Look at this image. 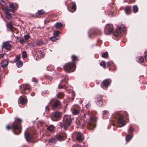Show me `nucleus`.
Listing matches in <instances>:
<instances>
[{
    "label": "nucleus",
    "instance_id": "nucleus-39",
    "mask_svg": "<svg viewBox=\"0 0 147 147\" xmlns=\"http://www.w3.org/2000/svg\"><path fill=\"white\" fill-rule=\"evenodd\" d=\"M20 61V56H17L13 61V62H15L16 61L18 62Z\"/></svg>",
    "mask_w": 147,
    "mask_h": 147
},
{
    "label": "nucleus",
    "instance_id": "nucleus-4",
    "mask_svg": "<svg viewBox=\"0 0 147 147\" xmlns=\"http://www.w3.org/2000/svg\"><path fill=\"white\" fill-rule=\"evenodd\" d=\"M62 77V78L59 84L58 85V88L59 89L63 88L67 86L68 84L67 82L69 79L68 77L67 76L63 75Z\"/></svg>",
    "mask_w": 147,
    "mask_h": 147
},
{
    "label": "nucleus",
    "instance_id": "nucleus-19",
    "mask_svg": "<svg viewBox=\"0 0 147 147\" xmlns=\"http://www.w3.org/2000/svg\"><path fill=\"white\" fill-rule=\"evenodd\" d=\"M6 26L8 28H9L11 31H13V26H12V23L11 21H9V22L7 23Z\"/></svg>",
    "mask_w": 147,
    "mask_h": 147
},
{
    "label": "nucleus",
    "instance_id": "nucleus-16",
    "mask_svg": "<svg viewBox=\"0 0 147 147\" xmlns=\"http://www.w3.org/2000/svg\"><path fill=\"white\" fill-rule=\"evenodd\" d=\"M61 113L59 112L55 111L54 115L53 116L55 119H60L61 117Z\"/></svg>",
    "mask_w": 147,
    "mask_h": 147
},
{
    "label": "nucleus",
    "instance_id": "nucleus-21",
    "mask_svg": "<svg viewBox=\"0 0 147 147\" xmlns=\"http://www.w3.org/2000/svg\"><path fill=\"white\" fill-rule=\"evenodd\" d=\"M64 96V93L61 92H58L56 95L57 98L60 99H62Z\"/></svg>",
    "mask_w": 147,
    "mask_h": 147
},
{
    "label": "nucleus",
    "instance_id": "nucleus-46",
    "mask_svg": "<svg viewBox=\"0 0 147 147\" xmlns=\"http://www.w3.org/2000/svg\"><path fill=\"white\" fill-rule=\"evenodd\" d=\"M113 63V62L112 61H109L107 62V65L108 67H109L111 64Z\"/></svg>",
    "mask_w": 147,
    "mask_h": 147
},
{
    "label": "nucleus",
    "instance_id": "nucleus-34",
    "mask_svg": "<svg viewBox=\"0 0 147 147\" xmlns=\"http://www.w3.org/2000/svg\"><path fill=\"white\" fill-rule=\"evenodd\" d=\"M20 102L23 104L25 103L26 102V99L22 97L20 98Z\"/></svg>",
    "mask_w": 147,
    "mask_h": 147
},
{
    "label": "nucleus",
    "instance_id": "nucleus-10",
    "mask_svg": "<svg viewBox=\"0 0 147 147\" xmlns=\"http://www.w3.org/2000/svg\"><path fill=\"white\" fill-rule=\"evenodd\" d=\"M100 34V30H98L95 31V30L93 29L90 30L88 32V36L89 37L91 38V35H94L95 34Z\"/></svg>",
    "mask_w": 147,
    "mask_h": 147
},
{
    "label": "nucleus",
    "instance_id": "nucleus-53",
    "mask_svg": "<svg viewBox=\"0 0 147 147\" xmlns=\"http://www.w3.org/2000/svg\"><path fill=\"white\" fill-rule=\"evenodd\" d=\"M32 82H35V83H37V80L34 77L32 78Z\"/></svg>",
    "mask_w": 147,
    "mask_h": 147
},
{
    "label": "nucleus",
    "instance_id": "nucleus-50",
    "mask_svg": "<svg viewBox=\"0 0 147 147\" xmlns=\"http://www.w3.org/2000/svg\"><path fill=\"white\" fill-rule=\"evenodd\" d=\"M0 4L4 6L5 4V3L3 0H0Z\"/></svg>",
    "mask_w": 147,
    "mask_h": 147
},
{
    "label": "nucleus",
    "instance_id": "nucleus-38",
    "mask_svg": "<svg viewBox=\"0 0 147 147\" xmlns=\"http://www.w3.org/2000/svg\"><path fill=\"white\" fill-rule=\"evenodd\" d=\"M22 56L23 58H25L27 56V55L26 52L25 51H24L22 52Z\"/></svg>",
    "mask_w": 147,
    "mask_h": 147
},
{
    "label": "nucleus",
    "instance_id": "nucleus-42",
    "mask_svg": "<svg viewBox=\"0 0 147 147\" xmlns=\"http://www.w3.org/2000/svg\"><path fill=\"white\" fill-rule=\"evenodd\" d=\"M50 40L53 41H56L57 39L55 36H52L50 38Z\"/></svg>",
    "mask_w": 147,
    "mask_h": 147
},
{
    "label": "nucleus",
    "instance_id": "nucleus-25",
    "mask_svg": "<svg viewBox=\"0 0 147 147\" xmlns=\"http://www.w3.org/2000/svg\"><path fill=\"white\" fill-rule=\"evenodd\" d=\"M136 61L139 63H142L144 61V59L142 57H139L136 58Z\"/></svg>",
    "mask_w": 147,
    "mask_h": 147
},
{
    "label": "nucleus",
    "instance_id": "nucleus-30",
    "mask_svg": "<svg viewBox=\"0 0 147 147\" xmlns=\"http://www.w3.org/2000/svg\"><path fill=\"white\" fill-rule=\"evenodd\" d=\"M133 11L134 13H136L138 11V8L136 5H134L133 7Z\"/></svg>",
    "mask_w": 147,
    "mask_h": 147
},
{
    "label": "nucleus",
    "instance_id": "nucleus-27",
    "mask_svg": "<svg viewBox=\"0 0 147 147\" xmlns=\"http://www.w3.org/2000/svg\"><path fill=\"white\" fill-rule=\"evenodd\" d=\"M9 6L10 8H11V9L9 10L10 11L12 12H14L15 11V7L14 6V5L13 3H10L9 5Z\"/></svg>",
    "mask_w": 147,
    "mask_h": 147
},
{
    "label": "nucleus",
    "instance_id": "nucleus-64",
    "mask_svg": "<svg viewBox=\"0 0 147 147\" xmlns=\"http://www.w3.org/2000/svg\"><path fill=\"white\" fill-rule=\"evenodd\" d=\"M72 95L73 97L74 96H75V94L74 93H72Z\"/></svg>",
    "mask_w": 147,
    "mask_h": 147
},
{
    "label": "nucleus",
    "instance_id": "nucleus-56",
    "mask_svg": "<svg viewBox=\"0 0 147 147\" xmlns=\"http://www.w3.org/2000/svg\"><path fill=\"white\" fill-rule=\"evenodd\" d=\"M6 13L7 15L9 16H11V14L8 11H6Z\"/></svg>",
    "mask_w": 147,
    "mask_h": 147
},
{
    "label": "nucleus",
    "instance_id": "nucleus-59",
    "mask_svg": "<svg viewBox=\"0 0 147 147\" xmlns=\"http://www.w3.org/2000/svg\"><path fill=\"white\" fill-rule=\"evenodd\" d=\"M124 115H126V116H128V114L127 112H126V111L124 112Z\"/></svg>",
    "mask_w": 147,
    "mask_h": 147
},
{
    "label": "nucleus",
    "instance_id": "nucleus-20",
    "mask_svg": "<svg viewBox=\"0 0 147 147\" xmlns=\"http://www.w3.org/2000/svg\"><path fill=\"white\" fill-rule=\"evenodd\" d=\"M109 112L107 110H105L102 111V114L103 115L102 117L103 119H107L108 118V115Z\"/></svg>",
    "mask_w": 147,
    "mask_h": 147
},
{
    "label": "nucleus",
    "instance_id": "nucleus-49",
    "mask_svg": "<svg viewBox=\"0 0 147 147\" xmlns=\"http://www.w3.org/2000/svg\"><path fill=\"white\" fill-rule=\"evenodd\" d=\"M24 39L26 40L30 38V36L29 34H27L26 35H25L24 37Z\"/></svg>",
    "mask_w": 147,
    "mask_h": 147
},
{
    "label": "nucleus",
    "instance_id": "nucleus-61",
    "mask_svg": "<svg viewBox=\"0 0 147 147\" xmlns=\"http://www.w3.org/2000/svg\"><path fill=\"white\" fill-rule=\"evenodd\" d=\"M4 56V55L3 54H0V59L3 57Z\"/></svg>",
    "mask_w": 147,
    "mask_h": 147
},
{
    "label": "nucleus",
    "instance_id": "nucleus-11",
    "mask_svg": "<svg viewBox=\"0 0 147 147\" xmlns=\"http://www.w3.org/2000/svg\"><path fill=\"white\" fill-rule=\"evenodd\" d=\"M110 83L108 79L104 80L102 82L101 86L102 88L105 89L107 88L109 86Z\"/></svg>",
    "mask_w": 147,
    "mask_h": 147
},
{
    "label": "nucleus",
    "instance_id": "nucleus-51",
    "mask_svg": "<svg viewBox=\"0 0 147 147\" xmlns=\"http://www.w3.org/2000/svg\"><path fill=\"white\" fill-rule=\"evenodd\" d=\"M39 53L41 58H42L44 57V54L41 51H39Z\"/></svg>",
    "mask_w": 147,
    "mask_h": 147
},
{
    "label": "nucleus",
    "instance_id": "nucleus-7",
    "mask_svg": "<svg viewBox=\"0 0 147 147\" xmlns=\"http://www.w3.org/2000/svg\"><path fill=\"white\" fill-rule=\"evenodd\" d=\"M113 30V25L107 24L105 27L104 32L106 34H109L111 33Z\"/></svg>",
    "mask_w": 147,
    "mask_h": 147
},
{
    "label": "nucleus",
    "instance_id": "nucleus-6",
    "mask_svg": "<svg viewBox=\"0 0 147 147\" xmlns=\"http://www.w3.org/2000/svg\"><path fill=\"white\" fill-rule=\"evenodd\" d=\"M21 92L23 94H27L30 92V86L28 84H24L19 86Z\"/></svg>",
    "mask_w": 147,
    "mask_h": 147
},
{
    "label": "nucleus",
    "instance_id": "nucleus-37",
    "mask_svg": "<svg viewBox=\"0 0 147 147\" xmlns=\"http://www.w3.org/2000/svg\"><path fill=\"white\" fill-rule=\"evenodd\" d=\"M128 130L129 132H132L134 131V128L131 125H130V126L129 129H128Z\"/></svg>",
    "mask_w": 147,
    "mask_h": 147
},
{
    "label": "nucleus",
    "instance_id": "nucleus-9",
    "mask_svg": "<svg viewBox=\"0 0 147 147\" xmlns=\"http://www.w3.org/2000/svg\"><path fill=\"white\" fill-rule=\"evenodd\" d=\"M24 136L26 140L28 142L31 141L34 137V136H31V135L27 131H26L25 132Z\"/></svg>",
    "mask_w": 147,
    "mask_h": 147
},
{
    "label": "nucleus",
    "instance_id": "nucleus-31",
    "mask_svg": "<svg viewBox=\"0 0 147 147\" xmlns=\"http://www.w3.org/2000/svg\"><path fill=\"white\" fill-rule=\"evenodd\" d=\"M36 44L38 45H40L43 44V42L41 40H39L36 41Z\"/></svg>",
    "mask_w": 147,
    "mask_h": 147
},
{
    "label": "nucleus",
    "instance_id": "nucleus-23",
    "mask_svg": "<svg viewBox=\"0 0 147 147\" xmlns=\"http://www.w3.org/2000/svg\"><path fill=\"white\" fill-rule=\"evenodd\" d=\"M57 142V139L55 138H51L49 142V144L50 145H53L55 143Z\"/></svg>",
    "mask_w": 147,
    "mask_h": 147
},
{
    "label": "nucleus",
    "instance_id": "nucleus-62",
    "mask_svg": "<svg viewBox=\"0 0 147 147\" xmlns=\"http://www.w3.org/2000/svg\"><path fill=\"white\" fill-rule=\"evenodd\" d=\"M86 107L87 109H88L89 107V105L88 104H87L86 105Z\"/></svg>",
    "mask_w": 147,
    "mask_h": 147
},
{
    "label": "nucleus",
    "instance_id": "nucleus-40",
    "mask_svg": "<svg viewBox=\"0 0 147 147\" xmlns=\"http://www.w3.org/2000/svg\"><path fill=\"white\" fill-rule=\"evenodd\" d=\"M37 13L39 15H42L45 13V11L43 9L38 11Z\"/></svg>",
    "mask_w": 147,
    "mask_h": 147
},
{
    "label": "nucleus",
    "instance_id": "nucleus-63",
    "mask_svg": "<svg viewBox=\"0 0 147 147\" xmlns=\"http://www.w3.org/2000/svg\"><path fill=\"white\" fill-rule=\"evenodd\" d=\"M113 12H111L110 13H109V15H112L113 14Z\"/></svg>",
    "mask_w": 147,
    "mask_h": 147
},
{
    "label": "nucleus",
    "instance_id": "nucleus-47",
    "mask_svg": "<svg viewBox=\"0 0 147 147\" xmlns=\"http://www.w3.org/2000/svg\"><path fill=\"white\" fill-rule=\"evenodd\" d=\"M19 41L20 43L22 44H24V41L23 38H21L20 39Z\"/></svg>",
    "mask_w": 147,
    "mask_h": 147
},
{
    "label": "nucleus",
    "instance_id": "nucleus-54",
    "mask_svg": "<svg viewBox=\"0 0 147 147\" xmlns=\"http://www.w3.org/2000/svg\"><path fill=\"white\" fill-rule=\"evenodd\" d=\"M113 34L116 36H118L119 35V34L117 32H115L113 33Z\"/></svg>",
    "mask_w": 147,
    "mask_h": 147
},
{
    "label": "nucleus",
    "instance_id": "nucleus-13",
    "mask_svg": "<svg viewBox=\"0 0 147 147\" xmlns=\"http://www.w3.org/2000/svg\"><path fill=\"white\" fill-rule=\"evenodd\" d=\"M2 47L3 48H4L7 50L9 51L11 49V46L9 44L8 42H5L3 44Z\"/></svg>",
    "mask_w": 147,
    "mask_h": 147
},
{
    "label": "nucleus",
    "instance_id": "nucleus-36",
    "mask_svg": "<svg viewBox=\"0 0 147 147\" xmlns=\"http://www.w3.org/2000/svg\"><path fill=\"white\" fill-rule=\"evenodd\" d=\"M53 125H51L48 127L47 129L49 131H51L53 129Z\"/></svg>",
    "mask_w": 147,
    "mask_h": 147
},
{
    "label": "nucleus",
    "instance_id": "nucleus-18",
    "mask_svg": "<svg viewBox=\"0 0 147 147\" xmlns=\"http://www.w3.org/2000/svg\"><path fill=\"white\" fill-rule=\"evenodd\" d=\"M119 30L121 32H125V28L123 24L121 25H119L117 26Z\"/></svg>",
    "mask_w": 147,
    "mask_h": 147
},
{
    "label": "nucleus",
    "instance_id": "nucleus-57",
    "mask_svg": "<svg viewBox=\"0 0 147 147\" xmlns=\"http://www.w3.org/2000/svg\"><path fill=\"white\" fill-rule=\"evenodd\" d=\"M47 78L50 80H51L52 78V76H48Z\"/></svg>",
    "mask_w": 147,
    "mask_h": 147
},
{
    "label": "nucleus",
    "instance_id": "nucleus-33",
    "mask_svg": "<svg viewBox=\"0 0 147 147\" xmlns=\"http://www.w3.org/2000/svg\"><path fill=\"white\" fill-rule=\"evenodd\" d=\"M72 113L74 115H76L79 113V111L76 109H74L72 110Z\"/></svg>",
    "mask_w": 147,
    "mask_h": 147
},
{
    "label": "nucleus",
    "instance_id": "nucleus-60",
    "mask_svg": "<svg viewBox=\"0 0 147 147\" xmlns=\"http://www.w3.org/2000/svg\"><path fill=\"white\" fill-rule=\"evenodd\" d=\"M35 94L34 92H32L31 94V95L32 96H34Z\"/></svg>",
    "mask_w": 147,
    "mask_h": 147
},
{
    "label": "nucleus",
    "instance_id": "nucleus-5",
    "mask_svg": "<svg viewBox=\"0 0 147 147\" xmlns=\"http://www.w3.org/2000/svg\"><path fill=\"white\" fill-rule=\"evenodd\" d=\"M63 68L67 71L71 72L75 71L76 66L74 63H70L66 64L63 66Z\"/></svg>",
    "mask_w": 147,
    "mask_h": 147
},
{
    "label": "nucleus",
    "instance_id": "nucleus-55",
    "mask_svg": "<svg viewBox=\"0 0 147 147\" xmlns=\"http://www.w3.org/2000/svg\"><path fill=\"white\" fill-rule=\"evenodd\" d=\"M29 45L30 47H33L34 46V44L32 43H30L29 44Z\"/></svg>",
    "mask_w": 147,
    "mask_h": 147
},
{
    "label": "nucleus",
    "instance_id": "nucleus-32",
    "mask_svg": "<svg viewBox=\"0 0 147 147\" xmlns=\"http://www.w3.org/2000/svg\"><path fill=\"white\" fill-rule=\"evenodd\" d=\"M105 63V61H103L100 63V65L105 69L106 68Z\"/></svg>",
    "mask_w": 147,
    "mask_h": 147
},
{
    "label": "nucleus",
    "instance_id": "nucleus-24",
    "mask_svg": "<svg viewBox=\"0 0 147 147\" xmlns=\"http://www.w3.org/2000/svg\"><path fill=\"white\" fill-rule=\"evenodd\" d=\"M131 9V7L130 6H126L125 9V12L127 14H129V12Z\"/></svg>",
    "mask_w": 147,
    "mask_h": 147
},
{
    "label": "nucleus",
    "instance_id": "nucleus-8",
    "mask_svg": "<svg viewBox=\"0 0 147 147\" xmlns=\"http://www.w3.org/2000/svg\"><path fill=\"white\" fill-rule=\"evenodd\" d=\"M63 119L65 120L63 124V127L65 130H67L71 124V120L69 118H64Z\"/></svg>",
    "mask_w": 147,
    "mask_h": 147
},
{
    "label": "nucleus",
    "instance_id": "nucleus-52",
    "mask_svg": "<svg viewBox=\"0 0 147 147\" xmlns=\"http://www.w3.org/2000/svg\"><path fill=\"white\" fill-rule=\"evenodd\" d=\"M79 123L80 125H81L82 127H83L85 126V123H86V122L84 121V123L81 124V122L80 121L79 122Z\"/></svg>",
    "mask_w": 147,
    "mask_h": 147
},
{
    "label": "nucleus",
    "instance_id": "nucleus-12",
    "mask_svg": "<svg viewBox=\"0 0 147 147\" xmlns=\"http://www.w3.org/2000/svg\"><path fill=\"white\" fill-rule=\"evenodd\" d=\"M56 137L57 139L59 141L64 140L66 138L65 135L63 134L57 135Z\"/></svg>",
    "mask_w": 147,
    "mask_h": 147
},
{
    "label": "nucleus",
    "instance_id": "nucleus-17",
    "mask_svg": "<svg viewBox=\"0 0 147 147\" xmlns=\"http://www.w3.org/2000/svg\"><path fill=\"white\" fill-rule=\"evenodd\" d=\"M83 138V136L80 132H78L77 134V136L76 137V140L78 141H80L82 140Z\"/></svg>",
    "mask_w": 147,
    "mask_h": 147
},
{
    "label": "nucleus",
    "instance_id": "nucleus-22",
    "mask_svg": "<svg viewBox=\"0 0 147 147\" xmlns=\"http://www.w3.org/2000/svg\"><path fill=\"white\" fill-rule=\"evenodd\" d=\"M8 62L6 60H4L1 63V65L3 68L6 67L8 64Z\"/></svg>",
    "mask_w": 147,
    "mask_h": 147
},
{
    "label": "nucleus",
    "instance_id": "nucleus-48",
    "mask_svg": "<svg viewBox=\"0 0 147 147\" xmlns=\"http://www.w3.org/2000/svg\"><path fill=\"white\" fill-rule=\"evenodd\" d=\"M58 127L60 129H62L63 126V125L61 123H59L58 125Z\"/></svg>",
    "mask_w": 147,
    "mask_h": 147
},
{
    "label": "nucleus",
    "instance_id": "nucleus-35",
    "mask_svg": "<svg viewBox=\"0 0 147 147\" xmlns=\"http://www.w3.org/2000/svg\"><path fill=\"white\" fill-rule=\"evenodd\" d=\"M108 53L106 51L102 55V56L103 58H107L108 56Z\"/></svg>",
    "mask_w": 147,
    "mask_h": 147
},
{
    "label": "nucleus",
    "instance_id": "nucleus-3",
    "mask_svg": "<svg viewBox=\"0 0 147 147\" xmlns=\"http://www.w3.org/2000/svg\"><path fill=\"white\" fill-rule=\"evenodd\" d=\"M97 118L95 116H90L88 122L87 124V127L88 129L92 130L96 126Z\"/></svg>",
    "mask_w": 147,
    "mask_h": 147
},
{
    "label": "nucleus",
    "instance_id": "nucleus-43",
    "mask_svg": "<svg viewBox=\"0 0 147 147\" xmlns=\"http://www.w3.org/2000/svg\"><path fill=\"white\" fill-rule=\"evenodd\" d=\"M47 69L48 71H51L53 69V67L52 66H48L47 67Z\"/></svg>",
    "mask_w": 147,
    "mask_h": 147
},
{
    "label": "nucleus",
    "instance_id": "nucleus-29",
    "mask_svg": "<svg viewBox=\"0 0 147 147\" xmlns=\"http://www.w3.org/2000/svg\"><path fill=\"white\" fill-rule=\"evenodd\" d=\"M16 65L17 66L18 68H20L22 67L23 65V63L22 61H20L17 62L16 63Z\"/></svg>",
    "mask_w": 147,
    "mask_h": 147
},
{
    "label": "nucleus",
    "instance_id": "nucleus-41",
    "mask_svg": "<svg viewBox=\"0 0 147 147\" xmlns=\"http://www.w3.org/2000/svg\"><path fill=\"white\" fill-rule=\"evenodd\" d=\"M71 58L73 62V63H74L77 59V57L75 55H72Z\"/></svg>",
    "mask_w": 147,
    "mask_h": 147
},
{
    "label": "nucleus",
    "instance_id": "nucleus-15",
    "mask_svg": "<svg viewBox=\"0 0 147 147\" xmlns=\"http://www.w3.org/2000/svg\"><path fill=\"white\" fill-rule=\"evenodd\" d=\"M102 98L101 96H98L96 98V102L97 105L99 106L102 105L103 104V102L102 100Z\"/></svg>",
    "mask_w": 147,
    "mask_h": 147
},
{
    "label": "nucleus",
    "instance_id": "nucleus-26",
    "mask_svg": "<svg viewBox=\"0 0 147 147\" xmlns=\"http://www.w3.org/2000/svg\"><path fill=\"white\" fill-rule=\"evenodd\" d=\"M55 26L56 28L59 29L63 26V24L61 23L57 22L55 24Z\"/></svg>",
    "mask_w": 147,
    "mask_h": 147
},
{
    "label": "nucleus",
    "instance_id": "nucleus-45",
    "mask_svg": "<svg viewBox=\"0 0 147 147\" xmlns=\"http://www.w3.org/2000/svg\"><path fill=\"white\" fill-rule=\"evenodd\" d=\"M76 6L75 3H73L72 7V9L73 10H76Z\"/></svg>",
    "mask_w": 147,
    "mask_h": 147
},
{
    "label": "nucleus",
    "instance_id": "nucleus-2",
    "mask_svg": "<svg viewBox=\"0 0 147 147\" xmlns=\"http://www.w3.org/2000/svg\"><path fill=\"white\" fill-rule=\"evenodd\" d=\"M112 116L117 121L119 126L121 127L126 125V122L124 120L123 116L119 112H117L114 114Z\"/></svg>",
    "mask_w": 147,
    "mask_h": 147
},
{
    "label": "nucleus",
    "instance_id": "nucleus-14",
    "mask_svg": "<svg viewBox=\"0 0 147 147\" xmlns=\"http://www.w3.org/2000/svg\"><path fill=\"white\" fill-rule=\"evenodd\" d=\"M61 106V103L59 100H57L55 102L53 105V109L60 108Z\"/></svg>",
    "mask_w": 147,
    "mask_h": 147
},
{
    "label": "nucleus",
    "instance_id": "nucleus-1",
    "mask_svg": "<svg viewBox=\"0 0 147 147\" xmlns=\"http://www.w3.org/2000/svg\"><path fill=\"white\" fill-rule=\"evenodd\" d=\"M21 122L22 120L20 119L16 118L11 126L10 127L9 125H7V129L9 130L11 129L14 134L18 135L21 132V127L20 123Z\"/></svg>",
    "mask_w": 147,
    "mask_h": 147
},
{
    "label": "nucleus",
    "instance_id": "nucleus-58",
    "mask_svg": "<svg viewBox=\"0 0 147 147\" xmlns=\"http://www.w3.org/2000/svg\"><path fill=\"white\" fill-rule=\"evenodd\" d=\"M45 109L46 111L48 110L49 111L50 110V109L48 108V106H46Z\"/></svg>",
    "mask_w": 147,
    "mask_h": 147
},
{
    "label": "nucleus",
    "instance_id": "nucleus-28",
    "mask_svg": "<svg viewBox=\"0 0 147 147\" xmlns=\"http://www.w3.org/2000/svg\"><path fill=\"white\" fill-rule=\"evenodd\" d=\"M132 136L130 135L129 134H127L126 137V140L127 141H129L132 138Z\"/></svg>",
    "mask_w": 147,
    "mask_h": 147
},
{
    "label": "nucleus",
    "instance_id": "nucleus-44",
    "mask_svg": "<svg viewBox=\"0 0 147 147\" xmlns=\"http://www.w3.org/2000/svg\"><path fill=\"white\" fill-rule=\"evenodd\" d=\"M59 31H56L54 32L53 34L54 36H57L58 35V34H59Z\"/></svg>",
    "mask_w": 147,
    "mask_h": 147
}]
</instances>
